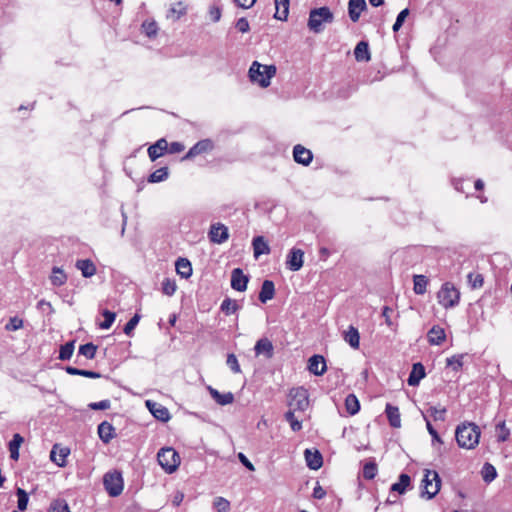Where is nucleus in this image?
Masks as SVG:
<instances>
[{
  "mask_svg": "<svg viewBox=\"0 0 512 512\" xmlns=\"http://www.w3.org/2000/svg\"><path fill=\"white\" fill-rule=\"evenodd\" d=\"M102 315L104 317V321L99 324V327L103 330H108L116 319V313L104 310Z\"/></svg>",
  "mask_w": 512,
  "mask_h": 512,
  "instance_id": "603ef678",
  "label": "nucleus"
},
{
  "mask_svg": "<svg viewBox=\"0 0 512 512\" xmlns=\"http://www.w3.org/2000/svg\"><path fill=\"white\" fill-rule=\"evenodd\" d=\"M510 436V430L507 428L505 421H501L496 425V437L499 442H505Z\"/></svg>",
  "mask_w": 512,
  "mask_h": 512,
  "instance_id": "de8ad7c7",
  "label": "nucleus"
},
{
  "mask_svg": "<svg viewBox=\"0 0 512 512\" xmlns=\"http://www.w3.org/2000/svg\"><path fill=\"white\" fill-rule=\"evenodd\" d=\"M293 159L298 164L308 166L313 160V154L309 149L297 144L293 147Z\"/></svg>",
  "mask_w": 512,
  "mask_h": 512,
  "instance_id": "f8f14e48",
  "label": "nucleus"
},
{
  "mask_svg": "<svg viewBox=\"0 0 512 512\" xmlns=\"http://www.w3.org/2000/svg\"><path fill=\"white\" fill-rule=\"evenodd\" d=\"M428 412L433 417L435 421H444L445 420V414H446V408L441 407H430Z\"/></svg>",
  "mask_w": 512,
  "mask_h": 512,
  "instance_id": "13d9d810",
  "label": "nucleus"
},
{
  "mask_svg": "<svg viewBox=\"0 0 512 512\" xmlns=\"http://www.w3.org/2000/svg\"><path fill=\"white\" fill-rule=\"evenodd\" d=\"M186 14V6L182 2H177L168 11L167 17L176 21Z\"/></svg>",
  "mask_w": 512,
  "mask_h": 512,
  "instance_id": "a19ab883",
  "label": "nucleus"
},
{
  "mask_svg": "<svg viewBox=\"0 0 512 512\" xmlns=\"http://www.w3.org/2000/svg\"><path fill=\"white\" fill-rule=\"evenodd\" d=\"M74 352V341L67 342L66 344L60 347L59 351V359L61 360H69Z\"/></svg>",
  "mask_w": 512,
  "mask_h": 512,
  "instance_id": "3c124183",
  "label": "nucleus"
},
{
  "mask_svg": "<svg viewBox=\"0 0 512 512\" xmlns=\"http://www.w3.org/2000/svg\"><path fill=\"white\" fill-rule=\"evenodd\" d=\"M367 9L365 0H349L348 2V14L352 22H357L361 16V13Z\"/></svg>",
  "mask_w": 512,
  "mask_h": 512,
  "instance_id": "dca6fc26",
  "label": "nucleus"
},
{
  "mask_svg": "<svg viewBox=\"0 0 512 512\" xmlns=\"http://www.w3.org/2000/svg\"><path fill=\"white\" fill-rule=\"evenodd\" d=\"M333 21V12L329 7L323 6L310 10L307 26L310 31L319 34L324 31L326 24H331Z\"/></svg>",
  "mask_w": 512,
  "mask_h": 512,
  "instance_id": "7ed1b4c3",
  "label": "nucleus"
},
{
  "mask_svg": "<svg viewBox=\"0 0 512 512\" xmlns=\"http://www.w3.org/2000/svg\"><path fill=\"white\" fill-rule=\"evenodd\" d=\"M23 442V437L20 434H14L13 439L9 443V451L10 457L13 460H18L19 458V448Z\"/></svg>",
  "mask_w": 512,
  "mask_h": 512,
  "instance_id": "e433bc0d",
  "label": "nucleus"
},
{
  "mask_svg": "<svg viewBox=\"0 0 512 512\" xmlns=\"http://www.w3.org/2000/svg\"><path fill=\"white\" fill-rule=\"evenodd\" d=\"M16 494H17V498H18V501H17L18 509L21 511H24L27 508L29 496H28L27 492L21 488L17 489Z\"/></svg>",
  "mask_w": 512,
  "mask_h": 512,
  "instance_id": "6e6d98bb",
  "label": "nucleus"
},
{
  "mask_svg": "<svg viewBox=\"0 0 512 512\" xmlns=\"http://www.w3.org/2000/svg\"><path fill=\"white\" fill-rule=\"evenodd\" d=\"M424 419L426 421V428L432 437V446L435 447L436 444H442L443 443L442 439L440 438L439 434L434 429L431 422L427 419V417L425 415H424Z\"/></svg>",
  "mask_w": 512,
  "mask_h": 512,
  "instance_id": "4d7b16f0",
  "label": "nucleus"
},
{
  "mask_svg": "<svg viewBox=\"0 0 512 512\" xmlns=\"http://www.w3.org/2000/svg\"><path fill=\"white\" fill-rule=\"evenodd\" d=\"M98 435L104 443H109L114 437V427L109 422H102L98 426Z\"/></svg>",
  "mask_w": 512,
  "mask_h": 512,
  "instance_id": "c756f323",
  "label": "nucleus"
},
{
  "mask_svg": "<svg viewBox=\"0 0 512 512\" xmlns=\"http://www.w3.org/2000/svg\"><path fill=\"white\" fill-rule=\"evenodd\" d=\"M23 327V320L18 317H11L5 325L7 331H16Z\"/></svg>",
  "mask_w": 512,
  "mask_h": 512,
  "instance_id": "052dcab7",
  "label": "nucleus"
},
{
  "mask_svg": "<svg viewBox=\"0 0 512 512\" xmlns=\"http://www.w3.org/2000/svg\"><path fill=\"white\" fill-rule=\"evenodd\" d=\"M220 309L225 315H232L240 309V306L236 300L225 298L221 303Z\"/></svg>",
  "mask_w": 512,
  "mask_h": 512,
  "instance_id": "58836bf2",
  "label": "nucleus"
},
{
  "mask_svg": "<svg viewBox=\"0 0 512 512\" xmlns=\"http://www.w3.org/2000/svg\"><path fill=\"white\" fill-rule=\"evenodd\" d=\"M103 484L111 497L119 496L124 488L123 478L119 472H108L104 475Z\"/></svg>",
  "mask_w": 512,
  "mask_h": 512,
  "instance_id": "6e6552de",
  "label": "nucleus"
},
{
  "mask_svg": "<svg viewBox=\"0 0 512 512\" xmlns=\"http://www.w3.org/2000/svg\"><path fill=\"white\" fill-rule=\"evenodd\" d=\"M146 406L149 409V411L152 413V415L160 421L166 422L171 417L169 410L159 403L153 402L151 400H147Z\"/></svg>",
  "mask_w": 512,
  "mask_h": 512,
  "instance_id": "4468645a",
  "label": "nucleus"
},
{
  "mask_svg": "<svg viewBox=\"0 0 512 512\" xmlns=\"http://www.w3.org/2000/svg\"><path fill=\"white\" fill-rule=\"evenodd\" d=\"M97 346L93 343H86L79 347V355L84 356L86 359H93L96 355Z\"/></svg>",
  "mask_w": 512,
  "mask_h": 512,
  "instance_id": "49530a36",
  "label": "nucleus"
},
{
  "mask_svg": "<svg viewBox=\"0 0 512 512\" xmlns=\"http://www.w3.org/2000/svg\"><path fill=\"white\" fill-rule=\"evenodd\" d=\"M295 410H288L285 413V419L289 422L290 427L293 431H299L302 428V423L295 417Z\"/></svg>",
  "mask_w": 512,
  "mask_h": 512,
  "instance_id": "8fccbe9b",
  "label": "nucleus"
},
{
  "mask_svg": "<svg viewBox=\"0 0 512 512\" xmlns=\"http://www.w3.org/2000/svg\"><path fill=\"white\" fill-rule=\"evenodd\" d=\"M157 460L159 465L169 474L175 472L180 465V456L171 447L161 448L157 454Z\"/></svg>",
  "mask_w": 512,
  "mask_h": 512,
  "instance_id": "39448f33",
  "label": "nucleus"
},
{
  "mask_svg": "<svg viewBox=\"0 0 512 512\" xmlns=\"http://www.w3.org/2000/svg\"><path fill=\"white\" fill-rule=\"evenodd\" d=\"M111 406V402L108 399L101 400L99 402H93L89 404V408L92 410H106Z\"/></svg>",
  "mask_w": 512,
  "mask_h": 512,
  "instance_id": "0e129e2a",
  "label": "nucleus"
},
{
  "mask_svg": "<svg viewBox=\"0 0 512 512\" xmlns=\"http://www.w3.org/2000/svg\"><path fill=\"white\" fill-rule=\"evenodd\" d=\"M428 278L424 275H414L413 277V291L417 295H423L427 291Z\"/></svg>",
  "mask_w": 512,
  "mask_h": 512,
  "instance_id": "2f4dec72",
  "label": "nucleus"
},
{
  "mask_svg": "<svg viewBox=\"0 0 512 512\" xmlns=\"http://www.w3.org/2000/svg\"><path fill=\"white\" fill-rule=\"evenodd\" d=\"M140 321V316L138 314H135L124 326V333L128 336L132 334V331L135 329V327L138 325Z\"/></svg>",
  "mask_w": 512,
  "mask_h": 512,
  "instance_id": "bf43d9fd",
  "label": "nucleus"
},
{
  "mask_svg": "<svg viewBox=\"0 0 512 512\" xmlns=\"http://www.w3.org/2000/svg\"><path fill=\"white\" fill-rule=\"evenodd\" d=\"M288 406L290 410L306 411L309 407L308 390L304 387L292 388L288 395Z\"/></svg>",
  "mask_w": 512,
  "mask_h": 512,
  "instance_id": "423d86ee",
  "label": "nucleus"
},
{
  "mask_svg": "<svg viewBox=\"0 0 512 512\" xmlns=\"http://www.w3.org/2000/svg\"><path fill=\"white\" fill-rule=\"evenodd\" d=\"M168 176H169L168 168L161 167L150 174V176L148 177V182L149 183L163 182L168 178Z\"/></svg>",
  "mask_w": 512,
  "mask_h": 512,
  "instance_id": "ea45409f",
  "label": "nucleus"
},
{
  "mask_svg": "<svg viewBox=\"0 0 512 512\" xmlns=\"http://www.w3.org/2000/svg\"><path fill=\"white\" fill-rule=\"evenodd\" d=\"M466 354H456L446 359V364L454 371H459L463 366V360Z\"/></svg>",
  "mask_w": 512,
  "mask_h": 512,
  "instance_id": "37998d69",
  "label": "nucleus"
},
{
  "mask_svg": "<svg viewBox=\"0 0 512 512\" xmlns=\"http://www.w3.org/2000/svg\"><path fill=\"white\" fill-rule=\"evenodd\" d=\"M209 238L211 242L216 244L226 242L229 238L228 228L221 223L212 225L209 231Z\"/></svg>",
  "mask_w": 512,
  "mask_h": 512,
  "instance_id": "9b49d317",
  "label": "nucleus"
},
{
  "mask_svg": "<svg viewBox=\"0 0 512 512\" xmlns=\"http://www.w3.org/2000/svg\"><path fill=\"white\" fill-rule=\"evenodd\" d=\"M50 281L52 285L60 287L66 283L67 275L61 268L53 267L52 274L50 276Z\"/></svg>",
  "mask_w": 512,
  "mask_h": 512,
  "instance_id": "72a5a7b5",
  "label": "nucleus"
},
{
  "mask_svg": "<svg viewBox=\"0 0 512 512\" xmlns=\"http://www.w3.org/2000/svg\"><path fill=\"white\" fill-rule=\"evenodd\" d=\"M425 377V368L421 363H415L408 377V384L410 386H417L421 379Z\"/></svg>",
  "mask_w": 512,
  "mask_h": 512,
  "instance_id": "4be33fe9",
  "label": "nucleus"
},
{
  "mask_svg": "<svg viewBox=\"0 0 512 512\" xmlns=\"http://www.w3.org/2000/svg\"><path fill=\"white\" fill-rule=\"evenodd\" d=\"M66 372L70 375H80V376L93 378V379L99 378L101 376L98 372L82 370V369L74 368L71 366H68L66 368Z\"/></svg>",
  "mask_w": 512,
  "mask_h": 512,
  "instance_id": "c03bdc74",
  "label": "nucleus"
},
{
  "mask_svg": "<svg viewBox=\"0 0 512 512\" xmlns=\"http://www.w3.org/2000/svg\"><path fill=\"white\" fill-rule=\"evenodd\" d=\"M168 150V142L165 138H160L148 148V156L151 161H155L163 156Z\"/></svg>",
  "mask_w": 512,
  "mask_h": 512,
  "instance_id": "2eb2a0df",
  "label": "nucleus"
},
{
  "mask_svg": "<svg viewBox=\"0 0 512 512\" xmlns=\"http://www.w3.org/2000/svg\"><path fill=\"white\" fill-rule=\"evenodd\" d=\"M214 149V143L210 139H203L193 145L189 151L182 157V161L190 160L196 156L207 154Z\"/></svg>",
  "mask_w": 512,
  "mask_h": 512,
  "instance_id": "1a4fd4ad",
  "label": "nucleus"
},
{
  "mask_svg": "<svg viewBox=\"0 0 512 512\" xmlns=\"http://www.w3.org/2000/svg\"><path fill=\"white\" fill-rule=\"evenodd\" d=\"M468 281L471 283L473 288H479L483 285V277L480 274H472L468 275Z\"/></svg>",
  "mask_w": 512,
  "mask_h": 512,
  "instance_id": "69168bd1",
  "label": "nucleus"
},
{
  "mask_svg": "<svg viewBox=\"0 0 512 512\" xmlns=\"http://www.w3.org/2000/svg\"><path fill=\"white\" fill-rule=\"evenodd\" d=\"M304 251L299 248H292L287 254L286 266L290 271L296 272L303 267Z\"/></svg>",
  "mask_w": 512,
  "mask_h": 512,
  "instance_id": "9d476101",
  "label": "nucleus"
},
{
  "mask_svg": "<svg viewBox=\"0 0 512 512\" xmlns=\"http://www.w3.org/2000/svg\"><path fill=\"white\" fill-rule=\"evenodd\" d=\"M304 454L307 466L310 469L318 470L322 466L323 458L318 450L311 451L309 449H306Z\"/></svg>",
  "mask_w": 512,
  "mask_h": 512,
  "instance_id": "6ab92c4d",
  "label": "nucleus"
},
{
  "mask_svg": "<svg viewBox=\"0 0 512 512\" xmlns=\"http://www.w3.org/2000/svg\"><path fill=\"white\" fill-rule=\"evenodd\" d=\"M497 476L495 467L492 464L485 463L482 468V477L485 482H492Z\"/></svg>",
  "mask_w": 512,
  "mask_h": 512,
  "instance_id": "09e8293b",
  "label": "nucleus"
},
{
  "mask_svg": "<svg viewBox=\"0 0 512 512\" xmlns=\"http://www.w3.org/2000/svg\"><path fill=\"white\" fill-rule=\"evenodd\" d=\"M385 413L388 418L389 424L394 428L401 427V415L399 412V408L393 406L392 404H386Z\"/></svg>",
  "mask_w": 512,
  "mask_h": 512,
  "instance_id": "5701e85b",
  "label": "nucleus"
},
{
  "mask_svg": "<svg viewBox=\"0 0 512 512\" xmlns=\"http://www.w3.org/2000/svg\"><path fill=\"white\" fill-rule=\"evenodd\" d=\"M249 278L240 268H235L231 273V287L239 292H244L247 289Z\"/></svg>",
  "mask_w": 512,
  "mask_h": 512,
  "instance_id": "ddd939ff",
  "label": "nucleus"
},
{
  "mask_svg": "<svg viewBox=\"0 0 512 512\" xmlns=\"http://www.w3.org/2000/svg\"><path fill=\"white\" fill-rule=\"evenodd\" d=\"M308 370L316 376H321L326 371V362L323 356L313 355L308 361Z\"/></svg>",
  "mask_w": 512,
  "mask_h": 512,
  "instance_id": "a211bd4d",
  "label": "nucleus"
},
{
  "mask_svg": "<svg viewBox=\"0 0 512 512\" xmlns=\"http://www.w3.org/2000/svg\"><path fill=\"white\" fill-rule=\"evenodd\" d=\"M254 351L256 356L264 355L270 359L273 357L274 347L268 338H261L256 342Z\"/></svg>",
  "mask_w": 512,
  "mask_h": 512,
  "instance_id": "f3484780",
  "label": "nucleus"
},
{
  "mask_svg": "<svg viewBox=\"0 0 512 512\" xmlns=\"http://www.w3.org/2000/svg\"><path fill=\"white\" fill-rule=\"evenodd\" d=\"M344 340L354 349H358L360 345V335L358 330L350 326L344 334Z\"/></svg>",
  "mask_w": 512,
  "mask_h": 512,
  "instance_id": "473e14b6",
  "label": "nucleus"
},
{
  "mask_svg": "<svg viewBox=\"0 0 512 512\" xmlns=\"http://www.w3.org/2000/svg\"><path fill=\"white\" fill-rule=\"evenodd\" d=\"M290 0H275V14L274 17L278 20L284 21L289 14Z\"/></svg>",
  "mask_w": 512,
  "mask_h": 512,
  "instance_id": "7c9ffc66",
  "label": "nucleus"
},
{
  "mask_svg": "<svg viewBox=\"0 0 512 512\" xmlns=\"http://www.w3.org/2000/svg\"><path fill=\"white\" fill-rule=\"evenodd\" d=\"M162 293L167 296H173L177 290V284L174 279L165 278L162 281Z\"/></svg>",
  "mask_w": 512,
  "mask_h": 512,
  "instance_id": "a18cd8bd",
  "label": "nucleus"
},
{
  "mask_svg": "<svg viewBox=\"0 0 512 512\" xmlns=\"http://www.w3.org/2000/svg\"><path fill=\"white\" fill-rule=\"evenodd\" d=\"M236 28L241 32V33H246L249 31L250 29V26H249V22L246 18H240L237 20L236 22Z\"/></svg>",
  "mask_w": 512,
  "mask_h": 512,
  "instance_id": "774afa93",
  "label": "nucleus"
},
{
  "mask_svg": "<svg viewBox=\"0 0 512 512\" xmlns=\"http://www.w3.org/2000/svg\"><path fill=\"white\" fill-rule=\"evenodd\" d=\"M377 465L374 462H367L363 467V477L372 480L377 475Z\"/></svg>",
  "mask_w": 512,
  "mask_h": 512,
  "instance_id": "5fc2aeb1",
  "label": "nucleus"
},
{
  "mask_svg": "<svg viewBox=\"0 0 512 512\" xmlns=\"http://www.w3.org/2000/svg\"><path fill=\"white\" fill-rule=\"evenodd\" d=\"M142 32L148 38H155L158 34V25L154 20H145L141 25Z\"/></svg>",
  "mask_w": 512,
  "mask_h": 512,
  "instance_id": "f704fd0d",
  "label": "nucleus"
},
{
  "mask_svg": "<svg viewBox=\"0 0 512 512\" xmlns=\"http://www.w3.org/2000/svg\"><path fill=\"white\" fill-rule=\"evenodd\" d=\"M253 254L256 259L261 255L269 254L270 247L263 236H257L252 241Z\"/></svg>",
  "mask_w": 512,
  "mask_h": 512,
  "instance_id": "aec40b11",
  "label": "nucleus"
},
{
  "mask_svg": "<svg viewBox=\"0 0 512 512\" xmlns=\"http://www.w3.org/2000/svg\"><path fill=\"white\" fill-rule=\"evenodd\" d=\"M437 301L445 309L459 304L460 292L451 282H445L437 292Z\"/></svg>",
  "mask_w": 512,
  "mask_h": 512,
  "instance_id": "20e7f679",
  "label": "nucleus"
},
{
  "mask_svg": "<svg viewBox=\"0 0 512 512\" xmlns=\"http://www.w3.org/2000/svg\"><path fill=\"white\" fill-rule=\"evenodd\" d=\"M176 272L184 279L192 275V266L188 259L179 258L175 263Z\"/></svg>",
  "mask_w": 512,
  "mask_h": 512,
  "instance_id": "c85d7f7f",
  "label": "nucleus"
},
{
  "mask_svg": "<svg viewBox=\"0 0 512 512\" xmlns=\"http://www.w3.org/2000/svg\"><path fill=\"white\" fill-rule=\"evenodd\" d=\"M228 367L234 372V373H240L241 368L238 363V360L234 354H228L227 361H226Z\"/></svg>",
  "mask_w": 512,
  "mask_h": 512,
  "instance_id": "e2e57ef3",
  "label": "nucleus"
},
{
  "mask_svg": "<svg viewBox=\"0 0 512 512\" xmlns=\"http://www.w3.org/2000/svg\"><path fill=\"white\" fill-rule=\"evenodd\" d=\"M409 15V9L405 8L403 9L397 16L396 21L392 27L394 32H397L401 26L403 25V22L405 21L406 17Z\"/></svg>",
  "mask_w": 512,
  "mask_h": 512,
  "instance_id": "680f3d73",
  "label": "nucleus"
},
{
  "mask_svg": "<svg viewBox=\"0 0 512 512\" xmlns=\"http://www.w3.org/2000/svg\"><path fill=\"white\" fill-rule=\"evenodd\" d=\"M422 485V496H427V499L433 498L440 490L441 479L439 474L433 470H426Z\"/></svg>",
  "mask_w": 512,
  "mask_h": 512,
  "instance_id": "0eeeda50",
  "label": "nucleus"
},
{
  "mask_svg": "<svg viewBox=\"0 0 512 512\" xmlns=\"http://www.w3.org/2000/svg\"><path fill=\"white\" fill-rule=\"evenodd\" d=\"M185 149V146L181 142H172L168 144L167 152L171 154L180 153Z\"/></svg>",
  "mask_w": 512,
  "mask_h": 512,
  "instance_id": "338daca9",
  "label": "nucleus"
},
{
  "mask_svg": "<svg viewBox=\"0 0 512 512\" xmlns=\"http://www.w3.org/2000/svg\"><path fill=\"white\" fill-rule=\"evenodd\" d=\"M68 454V449L59 448L58 445H54L50 453V459L59 467H63L66 464Z\"/></svg>",
  "mask_w": 512,
  "mask_h": 512,
  "instance_id": "b1692460",
  "label": "nucleus"
},
{
  "mask_svg": "<svg viewBox=\"0 0 512 512\" xmlns=\"http://www.w3.org/2000/svg\"><path fill=\"white\" fill-rule=\"evenodd\" d=\"M48 512H71L69 505L64 499H54L50 506Z\"/></svg>",
  "mask_w": 512,
  "mask_h": 512,
  "instance_id": "79ce46f5",
  "label": "nucleus"
},
{
  "mask_svg": "<svg viewBox=\"0 0 512 512\" xmlns=\"http://www.w3.org/2000/svg\"><path fill=\"white\" fill-rule=\"evenodd\" d=\"M275 295V286L274 283L270 280H265L262 283V287L259 293V300L262 303H266L268 300H271Z\"/></svg>",
  "mask_w": 512,
  "mask_h": 512,
  "instance_id": "bb28decb",
  "label": "nucleus"
},
{
  "mask_svg": "<svg viewBox=\"0 0 512 512\" xmlns=\"http://www.w3.org/2000/svg\"><path fill=\"white\" fill-rule=\"evenodd\" d=\"M409 485H410V477H409V475L403 473L399 476L398 482L394 483L391 486V491L398 492L399 494H403Z\"/></svg>",
  "mask_w": 512,
  "mask_h": 512,
  "instance_id": "4c0bfd02",
  "label": "nucleus"
},
{
  "mask_svg": "<svg viewBox=\"0 0 512 512\" xmlns=\"http://www.w3.org/2000/svg\"><path fill=\"white\" fill-rule=\"evenodd\" d=\"M345 408L350 415H355L360 410V403L354 394L347 395L345 399Z\"/></svg>",
  "mask_w": 512,
  "mask_h": 512,
  "instance_id": "c9c22d12",
  "label": "nucleus"
},
{
  "mask_svg": "<svg viewBox=\"0 0 512 512\" xmlns=\"http://www.w3.org/2000/svg\"><path fill=\"white\" fill-rule=\"evenodd\" d=\"M76 268L81 271L85 278H90L96 273L95 264L89 259H81L76 262Z\"/></svg>",
  "mask_w": 512,
  "mask_h": 512,
  "instance_id": "393cba45",
  "label": "nucleus"
},
{
  "mask_svg": "<svg viewBox=\"0 0 512 512\" xmlns=\"http://www.w3.org/2000/svg\"><path fill=\"white\" fill-rule=\"evenodd\" d=\"M213 507L217 510V512H228L230 510V502L221 496L214 498Z\"/></svg>",
  "mask_w": 512,
  "mask_h": 512,
  "instance_id": "864d4df0",
  "label": "nucleus"
},
{
  "mask_svg": "<svg viewBox=\"0 0 512 512\" xmlns=\"http://www.w3.org/2000/svg\"><path fill=\"white\" fill-rule=\"evenodd\" d=\"M427 336L429 343L432 345H440L446 338L444 329L439 326H433Z\"/></svg>",
  "mask_w": 512,
  "mask_h": 512,
  "instance_id": "cd10ccee",
  "label": "nucleus"
},
{
  "mask_svg": "<svg viewBox=\"0 0 512 512\" xmlns=\"http://www.w3.org/2000/svg\"><path fill=\"white\" fill-rule=\"evenodd\" d=\"M354 56L358 62H368L371 58L368 43L360 41L354 49Z\"/></svg>",
  "mask_w": 512,
  "mask_h": 512,
  "instance_id": "a878e982",
  "label": "nucleus"
},
{
  "mask_svg": "<svg viewBox=\"0 0 512 512\" xmlns=\"http://www.w3.org/2000/svg\"><path fill=\"white\" fill-rule=\"evenodd\" d=\"M480 436L481 430L474 422L464 421L455 429L456 442L462 449H475L479 444Z\"/></svg>",
  "mask_w": 512,
  "mask_h": 512,
  "instance_id": "f257e3e1",
  "label": "nucleus"
},
{
  "mask_svg": "<svg viewBox=\"0 0 512 512\" xmlns=\"http://www.w3.org/2000/svg\"><path fill=\"white\" fill-rule=\"evenodd\" d=\"M208 391L211 397L219 404V405H228L233 403L234 395L231 392L220 393L217 389L208 386Z\"/></svg>",
  "mask_w": 512,
  "mask_h": 512,
  "instance_id": "412c9836",
  "label": "nucleus"
},
{
  "mask_svg": "<svg viewBox=\"0 0 512 512\" xmlns=\"http://www.w3.org/2000/svg\"><path fill=\"white\" fill-rule=\"evenodd\" d=\"M275 75V65H263L258 61H253L248 71L250 81L258 84L262 88L268 87L271 83V79Z\"/></svg>",
  "mask_w": 512,
  "mask_h": 512,
  "instance_id": "f03ea898",
  "label": "nucleus"
}]
</instances>
